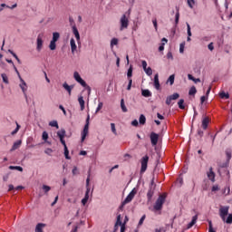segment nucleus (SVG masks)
Masks as SVG:
<instances>
[{
    "mask_svg": "<svg viewBox=\"0 0 232 232\" xmlns=\"http://www.w3.org/2000/svg\"><path fill=\"white\" fill-rule=\"evenodd\" d=\"M73 78L76 81V82H79L81 86H82L85 90H88L89 93L92 92V87H90L84 80L81 77V74H79L78 72H73Z\"/></svg>",
    "mask_w": 232,
    "mask_h": 232,
    "instance_id": "nucleus-1",
    "label": "nucleus"
},
{
    "mask_svg": "<svg viewBox=\"0 0 232 232\" xmlns=\"http://www.w3.org/2000/svg\"><path fill=\"white\" fill-rule=\"evenodd\" d=\"M90 177H91V173H90V170H89L88 177L86 179V192H85L84 198L82 199V204L83 206H86V204L88 203V200L90 199V191H91V188H90Z\"/></svg>",
    "mask_w": 232,
    "mask_h": 232,
    "instance_id": "nucleus-2",
    "label": "nucleus"
},
{
    "mask_svg": "<svg viewBox=\"0 0 232 232\" xmlns=\"http://www.w3.org/2000/svg\"><path fill=\"white\" fill-rule=\"evenodd\" d=\"M164 202H166V196L160 195L154 205V209L156 211H160V209H162V206H164Z\"/></svg>",
    "mask_w": 232,
    "mask_h": 232,
    "instance_id": "nucleus-3",
    "label": "nucleus"
},
{
    "mask_svg": "<svg viewBox=\"0 0 232 232\" xmlns=\"http://www.w3.org/2000/svg\"><path fill=\"white\" fill-rule=\"evenodd\" d=\"M120 30L122 32V30H126L128 26H130V20L126 16V14H122V16L120 19Z\"/></svg>",
    "mask_w": 232,
    "mask_h": 232,
    "instance_id": "nucleus-4",
    "label": "nucleus"
},
{
    "mask_svg": "<svg viewBox=\"0 0 232 232\" xmlns=\"http://www.w3.org/2000/svg\"><path fill=\"white\" fill-rule=\"evenodd\" d=\"M89 130H90V116L87 117L86 123L82 132V142H84V140H86V136L89 133Z\"/></svg>",
    "mask_w": 232,
    "mask_h": 232,
    "instance_id": "nucleus-5",
    "label": "nucleus"
},
{
    "mask_svg": "<svg viewBox=\"0 0 232 232\" xmlns=\"http://www.w3.org/2000/svg\"><path fill=\"white\" fill-rule=\"evenodd\" d=\"M229 214V207L225 206V207H220L219 208V217L223 222H226V217Z\"/></svg>",
    "mask_w": 232,
    "mask_h": 232,
    "instance_id": "nucleus-6",
    "label": "nucleus"
},
{
    "mask_svg": "<svg viewBox=\"0 0 232 232\" xmlns=\"http://www.w3.org/2000/svg\"><path fill=\"white\" fill-rule=\"evenodd\" d=\"M141 168H140V173H146V169H148V162H150V157L148 155H145L141 158Z\"/></svg>",
    "mask_w": 232,
    "mask_h": 232,
    "instance_id": "nucleus-7",
    "label": "nucleus"
},
{
    "mask_svg": "<svg viewBox=\"0 0 232 232\" xmlns=\"http://www.w3.org/2000/svg\"><path fill=\"white\" fill-rule=\"evenodd\" d=\"M135 195H137V189L133 188L129 195L126 197L124 201L122 202V206H126V204H130L135 198Z\"/></svg>",
    "mask_w": 232,
    "mask_h": 232,
    "instance_id": "nucleus-8",
    "label": "nucleus"
},
{
    "mask_svg": "<svg viewBox=\"0 0 232 232\" xmlns=\"http://www.w3.org/2000/svg\"><path fill=\"white\" fill-rule=\"evenodd\" d=\"M57 135L60 139V142L63 144V147H65L66 141L64 140V137H66V130L64 129H62L57 132Z\"/></svg>",
    "mask_w": 232,
    "mask_h": 232,
    "instance_id": "nucleus-9",
    "label": "nucleus"
},
{
    "mask_svg": "<svg viewBox=\"0 0 232 232\" xmlns=\"http://www.w3.org/2000/svg\"><path fill=\"white\" fill-rule=\"evenodd\" d=\"M179 97H180V94H179V92H175L172 95L168 96L166 99L167 106H169V104H171V101H177Z\"/></svg>",
    "mask_w": 232,
    "mask_h": 232,
    "instance_id": "nucleus-10",
    "label": "nucleus"
},
{
    "mask_svg": "<svg viewBox=\"0 0 232 232\" xmlns=\"http://www.w3.org/2000/svg\"><path fill=\"white\" fill-rule=\"evenodd\" d=\"M43 34H38L37 39H36V50L37 52H41L43 50Z\"/></svg>",
    "mask_w": 232,
    "mask_h": 232,
    "instance_id": "nucleus-11",
    "label": "nucleus"
},
{
    "mask_svg": "<svg viewBox=\"0 0 232 232\" xmlns=\"http://www.w3.org/2000/svg\"><path fill=\"white\" fill-rule=\"evenodd\" d=\"M19 80H20V82H21V83H20V88H21V90H22V92H23V93L25 95V97H26V91L28 90V87H27V85H26V82H24V80L21 77V75H19Z\"/></svg>",
    "mask_w": 232,
    "mask_h": 232,
    "instance_id": "nucleus-12",
    "label": "nucleus"
},
{
    "mask_svg": "<svg viewBox=\"0 0 232 232\" xmlns=\"http://www.w3.org/2000/svg\"><path fill=\"white\" fill-rule=\"evenodd\" d=\"M150 142L152 146H157L159 143V134L155 132L150 133Z\"/></svg>",
    "mask_w": 232,
    "mask_h": 232,
    "instance_id": "nucleus-13",
    "label": "nucleus"
},
{
    "mask_svg": "<svg viewBox=\"0 0 232 232\" xmlns=\"http://www.w3.org/2000/svg\"><path fill=\"white\" fill-rule=\"evenodd\" d=\"M153 195H155V186L154 187H149V190H148V193H147L148 202H151V198H153Z\"/></svg>",
    "mask_w": 232,
    "mask_h": 232,
    "instance_id": "nucleus-14",
    "label": "nucleus"
},
{
    "mask_svg": "<svg viewBox=\"0 0 232 232\" xmlns=\"http://www.w3.org/2000/svg\"><path fill=\"white\" fill-rule=\"evenodd\" d=\"M209 122H211V119H209V117H203L201 127L204 130H208V126L209 125Z\"/></svg>",
    "mask_w": 232,
    "mask_h": 232,
    "instance_id": "nucleus-15",
    "label": "nucleus"
},
{
    "mask_svg": "<svg viewBox=\"0 0 232 232\" xmlns=\"http://www.w3.org/2000/svg\"><path fill=\"white\" fill-rule=\"evenodd\" d=\"M72 34L77 41L79 43L81 41V34H79V30L77 29V26L72 25Z\"/></svg>",
    "mask_w": 232,
    "mask_h": 232,
    "instance_id": "nucleus-16",
    "label": "nucleus"
},
{
    "mask_svg": "<svg viewBox=\"0 0 232 232\" xmlns=\"http://www.w3.org/2000/svg\"><path fill=\"white\" fill-rule=\"evenodd\" d=\"M21 144H23V141H22L21 140L15 141V142L13 144V146H12L10 151H15V150H19V148H21Z\"/></svg>",
    "mask_w": 232,
    "mask_h": 232,
    "instance_id": "nucleus-17",
    "label": "nucleus"
},
{
    "mask_svg": "<svg viewBox=\"0 0 232 232\" xmlns=\"http://www.w3.org/2000/svg\"><path fill=\"white\" fill-rule=\"evenodd\" d=\"M208 179L211 180V182H215V172L213 171V168H209V171L208 172Z\"/></svg>",
    "mask_w": 232,
    "mask_h": 232,
    "instance_id": "nucleus-18",
    "label": "nucleus"
},
{
    "mask_svg": "<svg viewBox=\"0 0 232 232\" xmlns=\"http://www.w3.org/2000/svg\"><path fill=\"white\" fill-rule=\"evenodd\" d=\"M197 220H198V215H195V216L192 218L191 222L188 224L187 229H191V227H192L195 224H197Z\"/></svg>",
    "mask_w": 232,
    "mask_h": 232,
    "instance_id": "nucleus-19",
    "label": "nucleus"
},
{
    "mask_svg": "<svg viewBox=\"0 0 232 232\" xmlns=\"http://www.w3.org/2000/svg\"><path fill=\"white\" fill-rule=\"evenodd\" d=\"M197 220H198V215H195V216L192 218L191 222L188 224L187 229H191V227H192L195 224H197Z\"/></svg>",
    "mask_w": 232,
    "mask_h": 232,
    "instance_id": "nucleus-20",
    "label": "nucleus"
},
{
    "mask_svg": "<svg viewBox=\"0 0 232 232\" xmlns=\"http://www.w3.org/2000/svg\"><path fill=\"white\" fill-rule=\"evenodd\" d=\"M154 87L156 90H160V82H159V73L154 75Z\"/></svg>",
    "mask_w": 232,
    "mask_h": 232,
    "instance_id": "nucleus-21",
    "label": "nucleus"
},
{
    "mask_svg": "<svg viewBox=\"0 0 232 232\" xmlns=\"http://www.w3.org/2000/svg\"><path fill=\"white\" fill-rule=\"evenodd\" d=\"M70 44H71L72 53H75V51L77 50V44H75V39L72 38L70 41Z\"/></svg>",
    "mask_w": 232,
    "mask_h": 232,
    "instance_id": "nucleus-22",
    "label": "nucleus"
},
{
    "mask_svg": "<svg viewBox=\"0 0 232 232\" xmlns=\"http://www.w3.org/2000/svg\"><path fill=\"white\" fill-rule=\"evenodd\" d=\"M46 227V224L44 223H38L35 227V232H43V228Z\"/></svg>",
    "mask_w": 232,
    "mask_h": 232,
    "instance_id": "nucleus-23",
    "label": "nucleus"
},
{
    "mask_svg": "<svg viewBox=\"0 0 232 232\" xmlns=\"http://www.w3.org/2000/svg\"><path fill=\"white\" fill-rule=\"evenodd\" d=\"M63 86L64 90H66V92H68L69 95H72V90H73V86L68 85L67 82H64L63 84Z\"/></svg>",
    "mask_w": 232,
    "mask_h": 232,
    "instance_id": "nucleus-24",
    "label": "nucleus"
},
{
    "mask_svg": "<svg viewBox=\"0 0 232 232\" xmlns=\"http://www.w3.org/2000/svg\"><path fill=\"white\" fill-rule=\"evenodd\" d=\"M187 34H188L187 41H191V26L189 25V24H187Z\"/></svg>",
    "mask_w": 232,
    "mask_h": 232,
    "instance_id": "nucleus-25",
    "label": "nucleus"
},
{
    "mask_svg": "<svg viewBox=\"0 0 232 232\" xmlns=\"http://www.w3.org/2000/svg\"><path fill=\"white\" fill-rule=\"evenodd\" d=\"M141 95L143 97H151V92L148 89L142 90L141 91Z\"/></svg>",
    "mask_w": 232,
    "mask_h": 232,
    "instance_id": "nucleus-26",
    "label": "nucleus"
},
{
    "mask_svg": "<svg viewBox=\"0 0 232 232\" xmlns=\"http://www.w3.org/2000/svg\"><path fill=\"white\" fill-rule=\"evenodd\" d=\"M78 102L81 106V111H82L84 110V98L82 96H80L78 98Z\"/></svg>",
    "mask_w": 232,
    "mask_h": 232,
    "instance_id": "nucleus-27",
    "label": "nucleus"
},
{
    "mask_svg": "<svg viewBox=\"0 0 232 232\" xmlns=\"http://www.w3.org/2000/svg\"><path fill=\"white\" fill-rule=\"evenodd\" d=\"M121 108L123 113H126L128 111V108H126V104L124 103V99L121 100Z\"/></svg>",
    "mask_w": 232,
    "mask_h": 232,
    "instance_id": "nucleus-28",
    "label": "nucleus"
},
{
    "mask_svg": "<svg viewBox=\"0 0 232 232\" xmlns=\"http://www.w3.org/2000/svg\"><path fill=\"white\" fill-rule=\"evenodd\" d=\"M56 43H57V42H55V41H53V40H52V41L50 42V44H49L50 50L53 51V50H55V49L57 48Z\"/></svg>",
    "mask_w": 232,
    "mask_h": 232,
    "instance_id": "nucleus-29",
    "label": "nucleus"
},
{
    "mask_svg": "<svg viewBox=\"0 0 232 232\" xmlns=\"http://www.w3.org/2000/svg\"><path fill=\"white\" fill-rule=\"evenodd\" d=\"M60 37H61V34L59 33H57V32L53 33L52 41L58 42Z\"/></svg>",
    "mask_w": 232,
    "mask_h": 232,
    "instance_id": "nucleus-30",
    "label": "nucleus"
},
{
    "mask_svg": "<svg viewBox=\"0 0 232 232\" xmlns=\"http://www.w3.org/2000/svg\"><path fill=\"white\" fill-rule=\"evenodd\" d=\"M188 79L189 80V81H193V82H200V79L199 78H195V77H193V75H191V74H188Z\"/></svg>",
    "mask_w": 232,
    "mask_h": 232,
    "instance_id": "nucleus-31",
    "label": "nucleus"
},
{
    "mask_svg": "<svg viewBox=\"0 0 232 232\" xmlns=\"http://www.w3.org/2000/svg\"><path fill=\"white\" fill-rule=\"evenodd\" d=\"M9 53H11V55H13V57H14V59L17 61V63L19 64H21V60L19 59V57L17 56V54H15V53H14V51L12 50H8Z\"/></svg>",
    "mask_w": 232,
    "mask_h": 232,
    "instance_id": "nucleus-32",
    "label": "nucleus"
},
{
    "mask_svg": "<svg viewBox=\"0 0 232 232\" xmlns=\"http://www.w3.org/2000/svg\"><path fill=\"white\" fill-rule=\"evenodd\" d=\"M119 44V39L112 38L111 41V47L113 48L114 46H117Z\"/></svg>",
    "mask_w": 232,
    "mask_h": 232,
    "instance_id": "nucleus-33",
    "label": "nucleus"
},
{
    "mask_svg": "<svg viewBox=\"0 0 232 232\" xmlns=\"http://www.w3.org/2000/svg\"><path fill=\"white\" fill-rule=\"evenodd\" d=\"M167 82H169L170 86H173L175 82V74H172L169 77Z\"/></svg>",
    "mask_w": 232,
    "mask_h": 232,
    "instance_id": "nucleus-34",
    "label": "nucleus"
},
{
    "mask_svg": "<svg viewBox=\"0 0 232 232\" xmlns=\"http://www.w3.org/2000/svg\"><path fill=\"white\" fill-rule=\"evenodd\" d=\"M49 126H51L52 128H56L57 130H59V123H57V121H50Z\"/></svg>",
    "mask_w": 232,
    "mask_h": 232,
    "instance_id": "nucleus-35",
    "label": "nucleus"
},
{
    "mask_svg": "<svg viewBox=\"0 0 232 232\" xmlns=\"http://www.w3.org/2000/svg\"><path fill=\"white\" fill-rule=\"evenodd\" d=\"M178 106L179 110H185L186 106H184V99H181L178 102Z\"/></svg>",
    "mask_w": 232,
    "mask_h": 232,
    "instance_id": "nucleus-36",
    "label": "nucleus"
},
{
    "mask_svg": "<svg viewBox=\"0 0 232 232\" xmlns=\"http://www.w3.org/2000/svg\"><path fill=\"white\" fill-rule=\"evenodd\" d=\"M64 148V155H65V159H67V160H70V150H68V147L65 146Z\"/></svg>",
    "mask_w": 232,
    "mask_h": 232,
    "instance_id": "nucleus-37",
    "label": "nucleus"
},
{
    "mask_svg": "<svg viewBox=\"0 0 232 232\" xmlns=\"http://www.w3.org/2000/svg\"><path fill=\"white\" fill-rule=\"evenodd\" d=\"M139 122H140V124H142V125L146 124V116H144V114H141L140 116Z\"/></svg>",
    "mask_w": 232,
    "mask_h": 232,
    "instance_id": "nucleus-38",
    "label": "nucleus"
},
{
    "mask_svg": "<svg viewBox=\"0 0 232 232\" xmlns=\"http://www.w3.org/2000/svg\"><path fill=\"white\" fill-rule=\"evenodd\" d=\"M132 75H133V68L130 66V67L128 69V72H127V77H128V79H129V80L131 79Z\"/></svg>",
    "mask_w": 232,
    "mask_h": 232,
    "instance_id": "nucleus-39",
    "label": "nucleus"
},
{
    "mask_svg": "<svg viewBox=\"0 0 232 232\" xmlns=\"http://www.w3.org/2000/svg\"><path fill=\"white\" fill-rule=\"evenodd\" d=\"M144 72L147 75H153V70L151 69V67H147L146 69H144Z\"/></svg>",
    "mask_w": 232,
    "mask_h": 232,
    "instance_id": "nucleus-40",
    "label": "nucleus"
},
{
    "mask_svg": "<svg viewBox=\"0 0 232 232\" xmlns=\"http://www.w3.org/2000/svg\"><path fill=\"white\" fill-rule=\"evenodd\" d=\"M124 225V223H122V221H121V215H118L117 216V221H116V224H115V227H117V226H122Z\"/></svg>",
    "mask_w": 232,
    "mask_h": 232,
    "instance_id": "nucleus-41",
    "label": "nucleus"
},
{
    "mask_svg": "<svg viewBox=\"0 0 232 232\" xmlns=\"http://www.w3.org/2000/svg\"><path fill=\"white\" fill-rule=\"evenodd\" d=\"M179 19H180V13H179V7H177V13H176V16H175L176 24H179Z\"/></svg>",
    "mask_w": 232,
    "mask_h": 232,
    "instance_id": "nucleus-42",
    "label": "nucleus"
},
{
    "mask_svg": "<svg viewBox=\"0 0 232 232\" xmlns=\"http://www.w3.org/2000/svg\"><path fill=\"white\" fill-rule=\"evenodd\" d=\"M224 222H226V224H232V214H228L227 219L225 218V221Z\"/></svg>",
    "mask_w": 232,
    "mask_h": 232,
    "instance_id": "nucleus-43",
    "label": "nucleus"
},
{
    "mask_svg": "<svg viewBox=\"0 0 232 232\" xmlns=\"http://www.w3.org/2000/svg\"><path fill=\"white\" fill-rule=\"evenodd\" d=\"M196 93H197V88H195V86H192L189 89L188 95H195Z\"/></svg>",
    "mask_w": 232,
    "mask_h": 232,
    "instance_id": "nucleus-44",
    "label": "nucleus"
},
{
    "mask_svg": "<svg viewBox=\"0 0 232 232\" xmlns=\"http://www.w3.org/2000/svg\"><path fill=\"white\" fill-rule=\"evenodd\" d=\"M219 96L221 99H229V93H226L225 92H220Z\"/></svg>",
    "mask_w": 232,
    "mask_h": 232,
    "instance_id": "nucleus-45",
    "label": "nucleus"
},
{
    "mask_svg": "<svg viewBox=\"0 0 232 232\" xmlns=\"http://www.w3.org/2000/svg\"><path fill=\"white\" fill-rule=\"evenodd\" d=\"M208 232H217V231L213 228V222H211V220L208 221Z\"/></svg>",
    "mask_w": 232,
    "mask_h": 232,
    "instance_id": "nucleus-46",
    "label": "nucleus"
},
{
    "mask_svg": "<svg viewBox=\"0 0 232 232\" xmlns=\"http://www.w3.org/2000/svg\"><path fill=\"white\" fill-rule=\"evenodd\" d=\"M20 129H21V125H19V123L16 122V128L14 130L11 132V135H15V133H17V131H19Z\"/></svg>",
    "mask_w": 232,
    "mask_h": 232,
    "instance_id": "nucleus-47",
    "label": "nucleus"
},
{
    "mask_svg": "<svg viewBox=\"0 0 232 232\" xmlns=\"http://www.w3.org/2000/svg\"><path fill=\"white\" fill-rule=\"evenodd\" d=\"M2 79H3V82H5V84H8V76H6L5 73H2Z\"/></svg>",
    "mask_w": 232,
    "mask_h": 232,
    "instance_id": "nucleus-48",
    "label": "nucleus"
},
{
    "mask_svg": "<svg viewBox=\"0 0 232 232\" xmlns=\"http://www.w3.org/2000/svg\"><path fill=\"white\" fill-rule=\"evenodd\" d=\"M43 189H44V193H48V191H50V189H52V188L48 185H43Z\"/></svg>",
    "mask_w": 232,
    "mask_h": 232,
    "instance_id": "nucleus-49",
    "label": "nucleus"
},
{
    "mask_svg": "<svg viewBox=\"0 0 232 232\" xmlns=\"http://www.w3.org/2000/svg\"><path fill=\"white\" fill-rule=\"evenodd\" d=\"M111 130L114 135H117V130L115 129V123H111Z\"/></svg>",
    "mask_w": 232,
    "mask_h": 232,
    "instance_id": "nucleus-50",
    "label": "nucleus"
},
{
    "mask_svg": "<svg viewBox=\"0 0 232 232\" xmlns=\"http://www.w3.org/2000/svg\"><path fill=\"white\" fill-rule=\"evenodd\" d=\"M43 140H48V132L44 131L42 134Z\"/></svg>",
    "mask_w": 232,
    "mask_h": 232,
    "instance_id": "nucleus-51",
    "label": "nucleus"
},
{
    "mask_svg": "<svg viewBox=\"0 0 232 232\" xmlns=\"http://www.w3.org/2000/svg\"><path fill=\"white\" fill-rule=\"evenodd\" d=\"M131 84H133V80L132 79H129V84L127 86L128 92H130V90H131Z\"/></svg>",
    "mask_w": 232,
    "mask_h": 232,
    "instance_id": "nucleus-52",
    "label": "nucleus"
},
{
    "mask_svg": "<svg viewBox=\"0 0 232 232\" xmlns=\"http://www.w3.org/2000/svg\"><path fill=\"white\" fill-rule=\"evenodd\" d=\"M144 220H146V215L142 216L139 221V226H142L144 224Z\"/></svg>",
    "mask_w": 232,
    "mask_h": 232,
    "instance_id": "nucleus-53",
    "label": "nucleus"
},
{
    "mask_svg": "<svg viewBox=\"0 0 232 232\" xmlns=\"http://www.w3.org/2000/svg\"><path fill=\"white\" fill-rule=\"evenodd\" d=\"M193 5H195V0H188V5L189 8H193Z\"/></svg>",
    "mask_w": 232,
    "mask_h": 232,
    "instance_id": "nucleus-54",
    "label": "nucleus"
},
{
    "mask_svg": "<svg viewBox=\"0 0 232 232\" xmlns=\"http://www.w3.org/2000/svg\"><path fill=\"white\" fill-rule=\"evenodd\" d=\"M141 66H142L143 70H146L148 68V63L145 60H143L141 62Z\"/></svg>",
    "mask_w": 232,
    "mask_h": 232,
    "instance_id": "nucleus-55",
    "label": "nucleus"
},
{
    "mask_svg": "<svg viewBox=\"0 0 232 232\" xmlns=\"http://www.w3.org/2000/svg\"><path fill=\"white\" fill-rule=\"evenodd\" d=\"M208 50H210V52H213V50H215V47L213 46V43H210V44L208 45Z\"/></svg>",
    "mask_w": 232,
    "mask_h": 232,
    "instance_id": "nucleus-56",
    "label": "nucleus"
},
{
    "mask_svg": "<svg viewBox=\"0 0 232 232\" xmlns=\"http://www.w3.org/2000/svg\"><path fill=\"white\" fill-rule=\"evenodd\" d=\"M79 174V170L77 169V167H74L72 169V175H78Z\"/></svg>",
    "mask_w": 232,
    "mask_h": 232,
    "instance_id": "nucleus-57",
    "label": "nucleus"
},
{
    "mask_svg": "<svg viewBox=\"0 0 232 232\" xmlns=\"http://www.w3.org/2000/svg\"><path fill=\"white\" fill-rule=\"evenodd\" d=\"M165 44H166L162 43L161 45H160V47H159V52H164V45H165Z\"/></svg>",
    "mask_w": 232,
    "mask_h": 232,
    "instance_id": "nucleus-58",
    "label": "nucleus"
},
{
    "mask_svg": "<svg viewBox=\"0 0 232 232\" xmlns=\"http://www.w3.org/2000/svg\"><path fill=\"white\" fill-rule=\"evenodd\" d=\"M101 110H102V102H100V103L98 104V107H97V109H96V112H97V111H100Z\"/></svg>",
    "mask_w": 232,
    "mask_h": 232,
    "instance_id": "nucleus-59",
    "label": "nucleus"
},
{
    "mask_svg": "<svg viewBox=\"0 0 232 232\" xmlns=\"http://www.w3.org/2000/svg\"><path fill=\"white\" fill-rule=\"evenodd\" d=\"M152 24H153L155 30H158L157 19L152 20Z\"/></svg>",
    "mask_w": 232,
    "mask_h": 232,
    "instance_id": "nucleus-60",
    "label": "nucleus"
},
{
    "mask_svg": "<svg viewBox=\"0 0 232 232\" xmlns=\"http://www.w3.org/2000/svg\"><path fill=\"white\" fill-rule=\"evenodd\" d=\"M179 53H184V45H183V44H181L179 45Z\"/></svg>",
    "mask_w": 232,
    "mask_h": 232,
    "instance_id": "nucleus-61",
    "label": "nucleus"
},
{
    "mask_svg": "<svg viewBox=\"0 0 232 232\" xmlns=\"http://www.w3.org/2000/svg\"><path fill=\"white\" fill-rule=\"evenodd\" d=\"M124 231H126V225L125 224L121 226V232H124Z\"/></svg>",
    "mask_w": 232,
    "mask_h": 232,
    "instance_id": "nucleus-62",
    "label": "nucleus"
},
{
    "mask_svg": "<svg viewBox=\"0 0 232 232\" xmlns=\"http://www.w3.org/2000/svg\"><path fill=\"white\" fill-rule=\"evenodd\" d=\"M53 150L52 149H47L44 153H46L47 155H50V153H53Z\"/></svg>",
    "mask_w": 232,
    "mask_h": 232,
    "instance_id": "nucleus-63",
    "label": "nucleus"
},
{
    "mask_svg": "<svg viewBox=\"0 0 232 232\" xmlns=\"http://www.w3.org/2000/svg\"><path fill=\"white\" fill-rule=\"evenodd\" d=\"M167 57H168V59H173V54L171 53V52H169L167 53Z\"/></svg>",
    "mask_w": 232,
    "mask_h": 232,
    "instance_id": "nucleus-64",
    "label": "nucleus"
}]
</instances>
